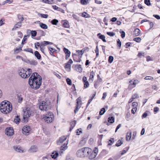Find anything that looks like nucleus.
Instances as JSON below:
<instances>
[{"label":"nucleus","instance_id":"de8ad7c7","mask_svg":"<svg viewBox=\"0 0 160 160\" xmlns=\"http://www.w3.org/2000/svg\"><path fill=\"white\" fill-rule=\"evenodd\" d=\"M117 44L118 47H119V48H120L121 46L122 43L119 39H118L117 40Z\"/></svg>","mask_w":160,"mask_h":160},{"label":"nucleus","instance_id":"aec40b11","mask_svg":"<svg viewBox=\"0 0 160 160\" xmlns=\"http://www.w3.org/2000/svg\"><path fill=\"white\" fill-rule=\"evenodd\" d=\"M140 34V30L138 28L135 29L133 31V34L135 36H138Z\"/></svg>","mask_w":160,"mask_h":160},{"label":"nucleus","instance_id":"f704fd0d","mask_svg":"<svg viewBox=\"0 0 160 160\" xmlns=\"http://www.w3.org/2000/svg\"><path fill=\"white\" fill-rule=\"evenodd\" d=\"M123 143V142H122L120 140H118L116 143L115 144V146L116 147H119Z\"/></svg>","mask_w":160,"mask_h":160},{"label":"nucleus","instance_id":"864d4df0","mask_svg":"<svg viewBox=\"0 0 160 160\" xmlns=\"http://www.w3.org/2000/svg\"><path fill=\"white\" fill-rule=\"evenodd\" d=\"M40 16L42 18H47L48 17V14H40Z\"/></svg>","mask_w":160,"mask_h":160},{"label":"nucleus","instance_id":"a211bd4d","mask_svg":"<svg viewBox=\"0 0 160 160\" xmlns=\"http://www.w3.org/2000/svg\"><path fill=\"white\" fill-rule=\"evenodd\" d=\"M14 148L15 149V151L19 152H23V150H22L21 147L20 146H18L16 147V146H14Z\"/></svg>","mask_w":160,"mask_h":160},{"label":"nucleus","instance_id":"09e8293b","mask_svg":"<svg viewBox=\"0 0 160 160\" xmlns=\"http://www.w3.org/2000/svg\"><path fill=\"white\" fill-rule=\"evenodd\" d=\"M133 40L136 42H140L141 41V39L139 37H137L134 38L133 39Z\"/></svg>","mask_w":160,"mask_h":160},{"label":"nucleus","instance_id":"49530a36","mask_svg":"<svg viewBox=\"0 0 160 160\" xmlns=\"http://www.w3.org/2000/svg\"><path fill=\"white\" fill-rule=\"evenodd\" d=\"M84 85V88H88L89 86V83L87 81L83 82Z\"/></svg>","mask_w":160,"mask_h":160},{"label":"nucleus","instance_id":"5701e85b","mask_svg":"<svg viewBox=\"0 0 160 160\" xmlns=\"http://www.w3.org/2000/svg\"><path fill=\"white\" fill-rule=\"evenodd\" d=\"M22 26V22L21 21L19 22L16 23L12 28V30H15L18 28V26L21 27Z\"/></svg>","mask_w":160,"mask_h":160},{"label":"nucleus","instance_id":"5fc2aeb1","mask_svg":"<svg viewBox=\"0 0 160 160\" xmlns=\"http://www.w3.org/2000/svg\"><path fill=\"white\" fill-rule=\"evenodd\" d=\"M48 48L50 51V52H54L56 50L55 49L53 48H51L50 46H48Z\"/></svg>","mask_w":160,"mask_h":160},{"label":"nucleus","instance_id":"7ed1b4c3","mask_svg":"<svg viewBox=\"0 0 160 160\" xmlns=\"http://www.w3.org/2000/svg\"><path fill=\"white\" fill-rule=\"evenodd\" d=\"M51 102L49 100H46L41 101L39 105V108L42 111H48L51 109L52 106Z\"/></svg>","mask_w":160,"mask_h":160},{"label":"nucleus","instance_id":"a19ab883","mask_svg":"<svg viewBox=\"0 0 160 160\" xmlns=\"http://www.w3.org/2000/svg\"><path fill=\"white\" fill-rule=\"evenodd\" d=\"M37 31L35 30H32L31 31V35L33 37H35L37 34Z\"/></svg>","mask_w":160,"mask_h":160},{"label":"nucleus","instance_id":"69168bd1","mask_svg":"<svg viewBox=\"0 0 160 160\" xmlns=\"http://www.w3.org/2000/svg\"><path fill=\"white\" fill-rule=\"evenodd\" d=\"M66 160H74V158L72 157L68 156L66 157Z\"/></svg>","mask_w":160,"mask_h":160},{"label":"nucleus","instance_id":"9d476101","mask_svg":"<svg viewBox=\"0 0 160 160\" xmlns=\"http://www.w3.org/2000/svg\"><path fill=\"white\" fill-rule=\"evenodd\" d=\"M63 50L64 52L66 54L65 58L66 59H67L70 57V52L68 49L66 48H63Z\"/></svg>","mask_w":160,"mask_h":160},{"label":"nucleus","instance_id":"bf43d9fd","mask_svg":"<svg viewBox=\"0 0 160 160\" xmlns=\"http://www.w3.org/2000/svg\"><path fill=\"white\" fill-rule=\"evenodd\" d=\"M76 123V121L74 120L70 122L71 126H73L74 127Z\"/></svg>","mask_w":160,"mask_h":160},{"label":"nucleus","instance_id":"9b49d317","mask_svg":"<svg viewBox=\"0 0 160 160\" xmlns=\"http://www.w3.org/2000/svg\"><path fill=\"white\" fill-rule=\"evenodd\" d=\"M67 138V137L66 136H63L60 138L58 141H57L58 144H59L62 143L65 141Z\"/></svg>","mask_w":160,"mask_h":160},{"label":"nucleus","instance_id":"4c0bfd02","mask_svg":"<svg viewBox=\"0 0 160 160\" xmlns=\"http://www.w3.org/2000/svg\"><path fill=\"white\" fill-rule=\"evenodd\" d=\"M58 22V21L56 19H53L51 21V23L54 25H56Z\"/></svg>","mask_w":160,"mask_h":160},{"label":"nucleus","instance_id":"dca6fc26","mask_svg":"<svg viewBox=\"0 0 160 160\" xmlns=\"http://www.w3.org/2000/svg\"><path fill=\"white\" fill-rule=\"evenodd\" d=\"M89 158L90 160H92L94 158L97 156V154H95L94 152H93L91 151L90 153H89Z\"/></svg>","mask_w":160,"mask_h":160},{"label":"nucleus","instance_id":"bb28decb","mask_svg":"<svg viewBox=\"0 0 160 160\" xmlns=\"http://www.w3.org/2000/svg\"><path fill=\"white\" fill-rule=\"evenodd\" d=\"M114 118L113 117L111 116L109 117L108 119V122L111 123H113L114 122Z\"/></svg>","mask_w":160,"mask_h":160},{"label":"nucleus","instance_id":"e2e57ef3","mask_svg":"<svg viewBox=\"0 0 160 160\" xmlns=\"http://www.w3.org/2000/svg\"><path fill=\"white\" fill-rule=\"evenodd\" d=\"M18 18L19 20L21 21H22L23 20V18L22 17V16L21 15H18Z\"/></svg>","mask_w":160,"mask_h":160},{"label":"nucleus","instance_id":"37998d69","mask_svg":"<svg viewBox=\"0 0 160 160\" xmlns=\"http://www.w3.org/2000/svg\"><path fill=\"white\" fill-rule=\"evenodd\" d=\"M24 51L27 52H30V53H33V52L32 51V50L31 48H28L26 49H25L24 50Z\"/></svg>","mask_w":160,"mask_h":160},{"label":"nucleus","instance_id":"4be33fe9","mask_svg":"<svg viewBox=\"0 0 160 160\" xmlns=\"http://www.w3.org/2000/svg\"><path fill=\"white\" fill-rule=\"evenodd\" d=\"M40 27L42 29H47L48 28V26L47 25L44 24L42 22H39V23Z\"/></svg>","mask_w":160,"mask_h":160},{"label":"nucleus","instance_id":"f257e3e1","mask_svg":"<svg viewBox=\"0 0 160 160\" xmlns=\"http://www.w3.org/2000/svg\"><path fill=\"white\" fill-rule=\"evenodd\" d=\"M42 80L41 77L37 72L32 73L28 80V83L31 88L37 89L39 88L41 84Z\"/></svg>","mask_w":160,"mask_h":160},{"label":"nucleus","instance_id":"f03ea898","mask_svg":"<svg viewBox=\"0 0 160 160\" xmlns=\"http://www.w3.org/2000/svg\"><path fill=\"white\" fill-rule=\"evenodd\" d=\"M0 110L2 112L7 114L12 111V107L11 103L9 101H4L0 104Z\"/></svg>","mask_w":160,"mask_h":160},{"label":"nucleus","instance_id":"6ab92c4d","mask_svg":"<svg viewBox=\"0 0 160 160\" xmlns=\"http://www.w3.org/2000/svg\"><path fill=\"white\" fill-rule=\"evenodd\" d=\"M38 34L40 35V37L45 36L46 34L44 32L41 30H37Z\"/></svg>","mask_w":160,"mask_h":160},{"label":"nucleus","instance_id":"0eeeda50","mask_svg":"<svg viewBox=\"0 0 160 160\" xmlns=\"http://www.w3.org/2000/svg\"><path fill=\"white\" fill-rule=\"evenodd\" d=\"M30 130V127L29 126H26L23 127L22 129V132L23 134L26 135H28Z\"/></svg>","mask_w":160,"mask_h":160},{"label":"nucleus","instance_id":"338daca9","mask_svg":"<svg viewBox=\"0 0 160 160\" xmlns=\"http://www.w3.org/2000/svg\"><path fill=\"white\" fill-rule=\"evenodd\" d=\"M148 116L147 113L145 112H144L142 116V118H146Z\"/></svg>","mask_w":160,"mask_h":160},{"label":"nucleus","instance_id":"c756f323","mask_svg":"<svg viewBox=\"0 0 160 160\" xmlns=\"http://www.w3.org/2000/svg\"><path fill=\"white\" fill-rule=\"evenodd\" d=\"M17 99L18 100V102L19 103H21L22 101L23 98L21 95H19L18 94L17 95Z\"/></svg>","mask_w":160,"mask_h":160},{"label":"nucleus","instance_id":"412c9836","mask_svg":"<svg viewBox=\"0 0 160 160\" xmlns=\"http://www.w3.org/2000/svg\"><path fill=\"white\" fill-rule=\"evenodd\" d=\"M58 155V153L57 151L53 152L52 153L51 157L52 158L56 159Z\"/></svg>","mask_w":160,"mask_h":160},{"label":"nucleus","instance_id":"cd10ccee","mask_svg":"<svg viewBox=\"0 0 160 160\" xmlns=\"http://www.w3.org/2000/svg\"><path fill=\"white\" fill-rule=\"evenodd\" d=\"M37 150V147L36 146H32L30 149H29V151L30 152H36Z\"/></svg>","mask_w":160,"mask_h":160},{"label":"nucleus","instance_id":"3c124183","mask_svg":"<svg viewBox=\"0 0 160 160\" xmlns=\"http://www.w3.org/2000/svg\"><path fill=\"white\" fill-rule=\"evenodd\" d=\"M144 3L147 6H149L151 5L150 0H144Z\"/></svg>","mask_w":160,"mask_h":160},{"label":"nucleus","instance_id":"58836bf2","mask_svg":"<svg viewBox=\"0 0 160 160\" xmlns=\"http://www.w3.org/2000/svg\"><path fill=\"white\" fill-rule=\"evenodd\" d=\"M49 43V42L47 41H44L41 42V46H45Z\"/></svg>","mask_w":160,"mask_h":160},{"label":"nucleus","instance_id":"603ef678","mask_svg":"<svg viewBox=\"0 0 160 160\" xmlns=\"http://www.w3.org/2000/svg\"><path fill=\"white\" fill-rule=\"evenodd\" d=\"M144 52H138L137 56L139 58H141L142 56H144Z\"/></svg>","mask_w":160,"mask_h":160},{"label":"nucleus","instance_id":"6e6552de","mask_svg":"<svg viewBox=\"0 0 160 160\" xmlns=\"http://www.w3.org/2000/svg\"><path fill=\"white\" fill-rule=\"evenodd\" d=\"M76 105L74 111V113H76L78 111L80 108L79 107V104L80 103V97H78L76 100Z\"/></svg>","mask_w":160,"mask_h":160},{"label":"nucleus","instance_id":"4468645a","mask_svg":"<svg viewBox=\"0 0 160 160\" xmlns=\"http://www.w3.org/2000/svg\"><path fill=\"white\" fill-rule=\"evenodd\" d=\"M97 36L98 38L101 39L104 42H106V41L105 39V37L104 35H102L101 33H99L97 34Z\"/></svg>","mask_w":160,"mask_h":160},{"label":"nucleus","instance_id":"ddd939ff","mask_svg":"<svg viewBox=\"0 0 160 160\" xmlns=\"http://www.w3.org/2000/svg\"><path fill=\"white\" fill-rule=\"evenodd\" d=\"M95 75V72L93 71L91 72L90 76L89 77V80L90 82H92L93 80V78Z\"/></svg>","mask_w":160,"mask_h":160},{"label":"nucleus","instance_id":"0e129e2a","mask_svg":"<svg viewBox=\"0 0 160 160\" xmlns=\"http://www.w3.org/2000/svg\"><path fill=\"white\" fill-rule=\"evenodd\" d=\"M131 42H127L126 44H125V46H126V47H125V48H128V47H129L130 46H131Z\"/></svg>","mask_w":160,"mask_h":160},{"label":"nucleus","instance_id":"c03bdc74","mask_svg":"<svg viewBox=\"0 0 160 160\" xmlns=\"http://www.w3.org/2000/svg\"><path fill=\"white\" fill-rule=\"evenodd\" d=\"M114 138H111L109 140L108 142H110L108 144V146H111L112 145V144L114 142Z\"/></svg>","mask_w":160,"mask_h":160},{"label":"nucleus","instance_id":"20e7f679","mask_svg":"<svg viewBox=\"0 0 160 160\" xmlns=\"http://www.w3.org/2000/svg\"><path fill=\"white\" fill-rule=\"evenodd\" d=\"M92 149L88 147L84 148L81 149V157L88 156L92 151Z\"/></svg>","mask_w":160,"mask_h":160},{"label":"nucleus","instance_id":"39448f33","mask_svg":"<svg viewBox=\"0 0 160 160\" xmlns=\"http://www.w3.org/2000/svg\"><path fill=\"white\" fill-rule=\"evenodd\" d=\"M18 73L21 77L23 78H28L29 75L26 74L27 71H25L23 68H20L18 71Z\"/></svg>","mask_w":160,"mask_h":160},{"label":"nucleus","instance_id":"052dcab7","mask_svg":"<svg viewBox=\"0 0 160 160\" xmlns=\"http://www.w3.org/2000/svg\"><path fill=\"white\" fill-rule=\"evenodd\" d=\"M149 24L150 25V28L148 29V30L149 31L150 29H151L153 27V23L152 22H150L149 21Z\"/></svg>","mask_w":160,"mask_h":160},{"label":"nucleus","instance_id":"423d86ee","mask_svg":"<svg viewBox=\"0 0 160 160\" xmlns=\"http://www.w3.org/2000/svg\"><path fill=\"white\" fill-rule=\"evenodd\" d=\"M6 134L8 136H12L14 134V131L12 127H8L5 130Z\"/></svg>","mask_w":160,"mask_h":160},{"label":"nucleus","instance_id":"f8f14e48","mask_svg":"<svg viewBox=\"0 0 160 160\" xmlns=\"http://www.w3.org/2000/svg\"><path fill=\"white\" fill-rule=\"evenodd\" d=\"M28 113H26V112L25 111H24V113L23 115V119L24 120L25 122H28V119L30 117L29 115H28Z\"/></svg>","mask_w":160,"mask_h":160},{"label":"nucleus","instance_id":"b1692460","mask_svg":"<svg viewBox=\"0 0 160 160\" xmlns=\"http://www.w3.org/2000/svg\"><path fill=\"white\" fill-rule=\"evenodd\" d=\"M34 55L38 59L40 60L41 59V55L38 51H35L34 52Z\"/></svg>","mask_w":160,"mask_h":160},{"label":"nucleus","instance_id":"e433bc0d","mask_svg":"<svg viewBox=\"0 0 160 160\" xmlns=\"http://www.w3.org/2000/svg\"><path fill=\"white\" fill-rule=\"evenodd\" d=\"M88 3V0H81V4L83 5H86Z\"/></svg>","mask_w":160,"mask_h":160},{"label":"nucleus","instance_id":"79ce46f5","mask_svg":"<svg viewBox=\"0 0 160 160\" xmlns=\"http://www.w3.org/2000/svg\"><path fill=\"white\" fill-rule=\"evenodd\" d=\"M113 56H110L109 57L108 59V62L110 63H112L113 60Z\"/></svg>","mask_w":160,"mask_h":160},{"label":"nucleus","instance_id":"a18cd8bd","mask_svg":"<svg viewBox=\"0 0 160 160\" xmlns=\"http://www.w3.org/2000/svg\"><path fill=\"white\" fill-rule=\"evenodd\" d=\"M66 81L67 84L69 85H71L72 84V82L71 80L69 78H67L66 79Z\"/></svg>","mask_w":160,"mask_h":160},{"label":"nucleus","instance_id":"393cba45","mask_svg":"<svg viewBox=\"0 0 160 160\" xmlns=\"http://www.w3.org/2000/svg\"><path fill=\"white\" fill-rule=\"evenodd\" d=\"M87 136H84L82 138V140L81 141V145H83L86 143V141L87 140Z\"/></svg>","mask_w":160,"mask_h":160},{"label":"nucleus","instance_id":"4d7b16f0","mask_svg":"<svg viewBox=\"0 0 160 160\" xmlns=\"http://www.w3.org/2000/svg\"><path fill=\"white\" fill-rule=\"evenodd\" d=\"M144 79L145 80H149L152 81L153 78L151 76H146L145 78Z\"/></svg>","mask_w":160,"mask_h":160},{"label":"nucleus","instance_id":"f3484780","mask_svg":"<svg viewBox=\"0 0 160 160\" xmlns=\"http://www.w3.org/2000/svg\"><path fill=\"white\" fill-rule=\"evenodd\" d=\"M67 143H64L63 146L61 147V151L60 152V154L61 155V154L63 153V151H62V150H65V149H66L67 148Z\"/></svg>","mask_w":160,"mask_h":160},{"label":"nucleus","instance_id":"13d9d810","mask_svg":"<svg viewBox=\"0 0 160 160\" xmlns=\"http://www.w3.org/2000/svg\"><path fill=\"white\" fill-rule=\"evenodd\" d=\"M120 32L121 34V36L122 38H124L125 37V32L124 31H122L121 32Z\"/></svg>","mask_w":160,"mask_h":160},{"label":"nucleus","instance_id":"774afa93","mask_svg":"<svg viewBox=\"0 0 160 160\" xmlns=\"http://www.w3.org/2000/svg\"><path fill=\"white\" fill-rule=\"evenodd\" d=\"M137 110L136 107L133 108L131 110V112L133 114H134Z\"/></svg>","mask_w":160,"mask_h":160},{"label":"nucleus","instance_id":"c9c22d12","mask_svg":"<svg viewBox=\"0 0 160 160\" xmlns=\"http://www.w3.org/2000/svg\"><path fill=\"white\" fill-rule=\"evenodd\" d=\"M108 151L106 150H103L101 152V155L102 156H104L108 154Z\"/></svg>","mask_w":160,"mask_h":160},{"label":"nucleus","instance_id":"2f4dec72","mask_svg":"<svg viewBox=\"0 0 160 160\" xmlns=\"http://www.w3.org/2000/svg\"><path fill=\"white\" fill-rule=\"evenodd\" d=\"M82 16L85 18H90V16L86 12H84L82 13Z\"/></svg>","mask_w":160,"mask_h":160},{"label":"nucleus","instance_id":"6e6d98bb","mask_svg":"<svg viewBox=\"0 0 160 160\" xmlns=\"http://www.w3.org/2000/svg\"><path fill=\"white\" fill-rule=\"evenodd\" d=\"M65 68L66 69H69V71H70L71 68V65L69 63H66L65 66Z\"/></svg>","mask_w":160,"mask_h":160},{"label":"nucleus","instance_id":"7c9ffc66","mask_svg":"<svg viewBox=\"0 0 160 160\" xmlns=\"http://www.w3.org/2000/svg\"><path fill=\"white\" fill-rule=\"evenodd\" d=\"M44 2L49 4H52L54 3L53 0H42Z\"/></svg>","mask_w":160,"mask_h":160},{"label":"nucleus","instance_id":"2eb2a0df","mask_svg":"<svg viewBox=\"0 0 160 160\" xmlns=\"http://www.w3.org/2000/svg\"><path fill=\"white\" fill-rule=\"evenodd\" d=\"M61 23L62 24L63 26L66 28H68L69 27V25L68 22L66 20H62L61 21Z\"/></svg>","mask_w":160,"mask_h":160},{"label":"nucleus","instance_id":"680f3d73","mask_svg":"<svg viewBox=\"0 0 160 160\" xmlns=\"http://www.w3.org/2000/svg\"><path fill=\"white\" fill-rule=\"evenodd\" d=\"M12 2V0H6V1H4L3 3L2 4H5L7 3H10Z\"/></svg>","mask_w":160,"mask_h":160},{"label":"nucleus","instance_id":"c85d7f7f","mask_svg":"<svg viewBox=\"0 0 160 160\" xmlns=\"http://www.w3.org/2000/svg\"><path fill=\"white\" fill-rule=\"evenodd\" d=\"M20 121V119L19 118V116L18 115L16 116L14 119V122L18 124L19 123Z\"/></svg>","mask_w":160,"mask_h":160},{"label":"nucleus","instance_id":"a878e982","mask_svg":"<svg viewBox=\"0 0 160 160\" xmlns=\"http://www.w3.org/2000/svg\"><path fill=\"white\" fill-rule=\"evenodd\" d=\"M132 132L130 131L128 132L127 134L126 138L127 141H129L130 140L131 138Z\"/></svg>","mask_w":160,"mask_h":160},{"label":"nucleus","instance_id":"1a4fd4ad","mask_svg":"<svg viewBox=\"0 0 160 160\" xmlns=\"http://www.w3.org/2000/svg\"><path fill=\"white\" fill-rule=\"evenodd\" d=\"M42 119L47 123H51L52 122V117L44 116Z\"/></svg>","mask_w":160,"mask_h":160},{"label":"nucleus","instance_id":"72a5a7b5","mask_svg":"<svg viewBox=\"0 0 160 160\" xmlns=\"http://www.w3.org/2000/svg\"><path fill=\"white\" fill-rule=\"evenodd\" d=\"M25 111L26 112V113H28L30 117L32 113V111L30 110V108H26Z\"/></svg>","mask_w":160,"mask_h":160},{"label":"nucleus","instance_id":"473e14b6","mask_svg":"<svg viewBox=\"0 0 160 160\" xmlns=\"http://www.w3.org/2000/svg\"><path fill=\"white\" fill-rule=\"evenodd\" d=\"M29 64L31 65L36 66L38 64V62L36 60H33L30 61Z\"/></svg>","mask_w":160,"mask_h":160},{"label":"nucleus","instance_id":"ea45409f","mask_svg":"<svg viewBox=\"0 0 160 160\" xmlns=\"http://www.w3.org/2000/svg\"><path fill=\"white\" fill-rule=\"evenodd\" d=\"M105 109L104 108H102L99 112V114L101 115H103L105 112Z\"/></svg>","mask_w":160,"mask_h":160},{"label":"nucleus","instance_id":"8fccbe9b","mask_svg":"<svg viewBox=\"0 0 160 160\" xmlns=\"http://www.w3.org/2000/svg\"><path fill=\"white\" fill-rule=\"evenodd\" d=\"M107 34L108 35L111 36V37H113L115 35V33L113 32H107Z\"/></svg>","mask_w":160,"mask_h":160}]
</instances>
